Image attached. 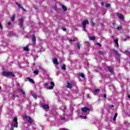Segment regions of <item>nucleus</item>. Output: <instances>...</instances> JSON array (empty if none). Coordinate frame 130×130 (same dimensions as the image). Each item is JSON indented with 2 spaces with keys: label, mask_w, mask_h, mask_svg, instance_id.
<instances>
[{
  "label": "nucleus",
  "mask_w": 130,
  "mask_h": 130,
  "mask_svg": "<svg viewBox=\"0 0 130 130\" xmlns=\"http://www.w3.org/2000/svg\"><path fill=\"white\" fill-rule=\"evenodd\" d=\"M104 98H106V94L104 95Z\"/></svg>",
  "instance_id": "obj_43"
},
{
  "label": "nucleus",
  "mask_w": 130,
  "mask_h": 130,
  "mask_svg": "<svg viewBox=\"0 0 130 130\" xmlns=\"http://www.w3.org/2000/svg\"><path fill=\"white\" fill-rule=\"evenodd\" d=\"M117 30H120V29H122V26H121V25H120L117 27Z\"/></svg>",
  "instance_id": "obj_31"
},
{
  "label": "nucleus",
  "mask_w": 130,
  "mask_h": 130,
  "mask_svg": "<svg viewBox=\"0 0 130 130\" xmlns=\"http://www.w3.org/2000/svg\"><path fill=\"white\" fill-rule=\"evenodd\" d=\"M13 124L14 127H18V118L17 117L13 118Z\"/></svg>",
  "instance_id": "obj_5"
},
{
  "label": "nucleus",
  "mask_w": 130,
  "mask_h": 130,
  "mask_svg": "<svg viewBox=\"0 0 130 130\" xmlns=\"http://www.w3.org/2000/svg\"><path fill=\"white\" fill-rule=\"evenodd\" d=\"M24 21V18L22 17L19 20V26L22 28V27H23V22Z\"/></svg>",
  "instance_id": "obj_7"
},
{
  "label": "nucleus",
  "mask_w": 130,
  "mask_h": 130,
  "mask_svg": "<svg viewBox=\"0 0 130 130\" xmlns=\"http://www.w3.org/2000/svg\"><path fill=\"white\" fill-rule=\"evenodd\" d=\"M77 38H74V39H73V40H69V42H73V41H77Z\"/></svg>",
  "instance_id": "obj_25"
},
{
  "label": "nucleus",
  "mask_w": 130,
  "mask_h": 130,
  "mask_svg": "<svg viewBox=\"0 0 130 130\" xmlns=\"http://www.w3.org/2000/svg\"><path fill=\"white\" fill-rule=\"evenodd\" d=\"M50 85H51V86L48 87L47 86H48V83H46L44 84V86L46 89H49V90H52V89H53V87H54V82H51L50 83Z\"/></svg>",
  "instance_id": "obj_2"
},
{
  "label": "nucleus",
  "mask_w": 130,
  "mask_h": 130,
  "mask_svg": "<svg viewBox=\"0 0 130 130\" xmlns=\"http://www.w3.org/2000/svg\"><path fill=\"white\" fill-rule=\"evenodd\" d=\"M109 108L110 109H113V108H114V106L113 105H112L109 107Z\"/></svg>",
  "instance_id": "obj_24"
},
{
  "label": "nucleus",
  "mask_w": 130,
  "mask_h": 130,
  "mask_svg": "<svg viewBox=\"0 0 130 130\" xmlns=\"http://www.w3.org/2000/svg\"><path fill=\"white\" fill-rule=\"evenodd\" d=\"M96 45H98V46H101V44L99 43H97Z\"/></svg>",
  "instance_id": "obj_39"
},
{
  "label": "nucleus",
  "mask_w": 130,
  "mask_h": 130,
  "mask_svg": "<svg viewBox=\"0 0 130 130\" xmlns=\"http://www.w3.org/2000/svg\"><path fill=\"white\" fill-rule=\"evenodd\" d=\"M108 69L110 73H111V74H113V69H112V68H111V67H108Z\"/></svg>",
  "instance_id": "obj_12"
},
{
  "label": "nucleus",
  "mask_w": 130,
  "mask_h": 130,
  "mask_svg": "<svg viewBox=\"0 0 130 130\" xmlns=\"http://www.w3.org/2000/svg\"><path fill=\"white\" fill-rule=\"evenodd\" d=\"M105 7L106 8H109V7H110V4H106Z\"/></svg>",
  "instance_id": "obj_32"
},
{
  "label": "nucleus",
  "mask_w": 130,
  "mask_h": 130,
  "mask_svg": "<svg viewBox=\"0 0 130 130\" xmlns=\"http://www.w3.org/2000/svg\"><path fill=\"white\" fill-rule=\"evenodd\" d=\"M127 39H129V37H127V38H125V39H123L124 41H126Z\"/></svg>",
  "instance_id": "obj_33"
},
{
  "label": "nucleus",
  "mask_w": 130,
  "mask_h": 130,
  "mask_svg": "<svg viewBox=\"0 0 130 130\" xmlns=\"http://www.w3.org/2000/svg\"><path fill=\"white\" fill-rule=\"evenodd\" d=\"M19 90L20 92H21L23 94V95H25V92L23 91V89H19Z\"/></svg>",
  "instance_id": "obj_23"
},
{
  "label": "nucleus",
  "mask_w": 130,
  "mask_h": 130,
  "mask_svg": "<svg viewBox=\"0 0 130 130\" xmlns=\"http://www.w3.org/2000/svg\"><path fill=\"white\" fill-rule=\"evenodd\" d=\"M16 5H17V6H18V8H19V9H22V10H23V11H25V9H24V8H23L21 5L19 4V3H16Z\"/></svg>",
  "instance_id": "obj_13"
},
{
  "label": "nucleus",
  "mask_w": 130,
  "mask_h": 130,
  "mask_svg": "<svg viewBox=\"0 0 130 130\" xmlns=\"http://www.w3.org/2000/svg\"><path fill=\"white\" fill-rule=\"evenodd\" d=\"M42 107L44 109L46 110V109H49V106H48V105H42Z\"/></svg>",
  "instance_id": "obj_10"
},
{
  "label": "nucleus",
  "mask_w": 130,
  "mask_h": 130,
  "mask_svg": "<svg viewBox=\"0 0 130 130\" xmlns=\"http://www.w3.org/2000/svg\"><path fill=\"white\" fill-rule=\"evenodd\" d=\"M62 8L63 9V10L64 11H67L68 9L67 8V7H66V6H63V5H61Z\"/></svg>",
  "instance_id": "obj_19"
},
{
  "label": "nucleus",
  "mask_w": 130,
  "mask_h": 130,
  "mask_svg": "<svg viewBox=\"0 0 130 130\" xmlns=\"http://www.w3.org/2000/svg\"><path fill=\"white\" fill-rule=\"evenodd\" d=\"M27 79L30 83H31V84H34V81H33V79L30 78H27Z\"/></svg>",
  "instance_id": "obj_16"
},
{
  "label": "nucleus",
  "mask_w": 130,
  "mask_h": 130,
  "mask_svg": "<svg viewBox=\"0 0 130 130\" xmlns=\"http://www.w3.org/2000/svg\"><path fill=\"white\" fill-rule=\"evenodd\" d=\"M88 38L89 39V40H92L93 41H94V40H95V39H96V37L93 36H88Z\"/></svg>",
  "instance_id": "obj_14"
},
{
  "label": "nucleus",
  "mask_w": 130,
  "mask_h": 130,
  "mask_svg": "<svg viewBox=\"0 0 130 130\" xmlns=\"http://www.w3.org/2000/svg\"><path fill=\"white\" fill-rule=\"evenodd\" d=\"M92 24L93 25V26H94V25H95V23H94V22H92Z\"/></svg>",
  "instance_id": "obj_45"
},
{
  "label": "nucleus",
  "mask_w": 130,
  "mask_h": 130,
  "mask_svg": "<svg viewBox=\"0 0 130 130\" xmlns=\"http://www.w3.org/2000/svg\"><path fill=\"white\" fill-rule=\"evenodd\" d=\"M23 117L27 120L29 123H33V122H34V120H33V119H32V118H31V117H28L26 115H24Z\"/></svg>",
  "instance_id": "obj_4"
},
{
  "label": "nucleus",
  "mask_w": 130,
  "mask_h": 130,
  "mask_svg": "<svg viewBox=\"0 0 130 130\" xmlns=\"http://www.w3.org/2000/svg\"><path fill=\"white\" fill-rule=\"evenodd\" d=\"M79 76L80 77H81V78H85V75L83 73H80L79 74Z\"/></svg>",
  "instance_id": "obj_21"
},
{
  "label": "nucleus",
  "mask_w": 130,
  "mask_h": 130,
  "mask_svg": "<svg viewBox=\"0 0 130 130\" xmlns=\"http://www.w3.org/2000/svg\"><path fill=\"white\" fill-rule=\"evenodd\" d=\"M15 15H13L11 18V20L12 21H13L14 20H15Z\"/></svg>",
  "instance_id": "obj_30"
},
{
  "label": "nucleus",
  "mask_w": 130,
  "mask_h": 130,
  "mask_svg": "<svg viewBox=\"0 0 130 130\" xmlns=\"http://www.w3.org/2000/svg\"><path fill=\"white\" fill-rule=\"evenodd\" d=\"M99 53L101 54V55H104V52H103V51H99Z\"/></svg>",
  "instance_id": "obj_26"
},
{
  "label": "nucleus",
  "mask_w": 130,
  "mask_h": 130,
  "mask_svg": "<svg viewBox=\"0 0 130 130\" xmlns=\"http://www.w3.org/2000/svg\"><path fill=\"white\" fill-rule=\"evenodd\" d=\"M8 25H9V26H10V25H11V22H8Z\"/></svg>",
  "instance_id": "obj_40"
},
{
  "label": "nucleus",
  "mask_w": 130,
  "mask_h": 130,
  "mask_svg": "<svg viewBox=\"0 0 130 130\" xmlns=\"http://www.w3.org/2000/svg\"><path fill=\"white\" fill-rule=\"evenodd\" d=\"M114 52H115V53H116V54L117 55H119V54L117 52V51H115Z\"/></svg>",
  "instance_id": "obj_37"
},
{
  "label": "nucleus",
  "mask_w": 130,
  "mask_h": 130,
  "mask_svg": "<svg viewBox=\"0 0 130 130\" xmlns=\"http://www.w3.org/2000/svg\"><path fill=\"white\" fill-rule=\"evenodd\" d=\"M61 70H66V66H61Z\"/></svg>",
  "instance_id": "obj_34"
},
{
  "label": "nucleus",
  "mask_w": 130,
  "mask_h": 130,
  "mask_svg": "<svg viewBox=\"0 0 130 130\" xmlns=\"http://www.w3.org/2000/svg\"><path fill=\"white\" fill-rule=\"evenodd\" d=\"M114 36H112V38H114Z\"/></svg>",
  "instance_id": "obj_47"
},
{
  "label": "nucleus",
  "mask_w": 130,
  "mask_h": 130,
  "mask_svg": "<svg viewBox=\"0 0 130 130\" xmlns=\"http://www.w3.org/2000/svg\"><path fill=\"white\" fill-rule=\"evenodd\" d=\"M76 47H77V48H80V44H76Z\"/></svg>",
  "instance_id": "obj_36"
},
{
  "label": "nucleus",
  "mask_w": 130,
  "mask_h": 130,
  "mask_svg": "<svg viewBox=\"0 0 130 130\" xmlns=\"http://www.w3.org/2000/svg\"><path fill=\"white\" fill-rule=\"evenodd\" d=\"M73 86V84L71 83L68 82L67 87L69 88V89H72V87Z\"/></svg>",
  "instance_id": "obj_11"
},
{
  "label": "nucleus",
  "mask_w": 130,
  "mask_h": 130,
  "mask_svg": "<svg viewBox=\"0 0 130 130\" xmlns=\"http://www.w3.org/2000/svg\"><path fill=\"white\" fill-rule=\"evenodd\" d=\"M3 76H6V77L10 76L11 77H14L15 74L13 72H6L4 71L3 72Z\"/></svg>",
  "instance_id": "obj_3"
},
{
  "label": "nucleus",
  "mask_w": 130,
  "mask_h": 130,
  "mask_svg": "<svg viewBox=\"0 0 130 130\" xmlns=\"http://www.w3.org/2000/svg\"><path fill=\"white\" fill-rule=\"evenodd\" d=\"M116 117H117V113L115 114L113 118V120L115 121V119H116Z\"/></svg>",
  "instance_id": "obj_18"
},
{
  "label": "nucleus",
  "mask_w": 130,
  "mask_h": 130,
  "mask_svg": "<svg viewBox=\"0 0 130 130\" xmlns=\"http://www.w3.org/2000/svg\"><path fill=\"white\" fill-rule=\"evenodd\" d=\"M100 92V89H95L94 90V94L95 95V93H99Z\"/></svg>",
  "instance_id": "obj_22"
},
{
  "label": "nucleus",
  "mask_w": 130,
  "mask_h": 130,
  "mask_svg": "<svg viewBox=\"0 0 130 130\" xmlns=\"http://www.w3.org/2000/svg\"><path fill=\"white\" fill-rule=\"evenodd\" d=\"M81 111H82V112H88L89 111H90V108L87 107H83L82 108H81Z\"/></svg>",
  "instance_id": "obj_6"
},
{
  "label": "nucleus",
  "mask_w": 130,
  "mask_h": 130,
  "mask_svg": "<svg viewBox=\"0 0 130 130\" xmlns=\"http://www.w3.org/2000/svg\"><path fill=\"white\" fill-rule=\"evenodd\" d=\"M33 7L36 9V10H38V6L35 5H33Z\"/></svg>",
  "instance_id": "obj_29"
},
{
  "label": "nucleus",
  "mask_w": 130,
  "mask_h": 130,
  "mask_svg": "<svg viewBox=\"0 0 130 130\" xmlns=\"http://www.w3.org/2000/svg\"><path fill=\"white\" fill-rule=\"evenodd\" d=\"M79 116H80V117H82L83 119H87L86 116H82V115H80Z\"/></svg>",
  "instance_id": "obj_27"
},
{
  "label": "nucleus",
  "mask_w": 130,
  "mask_h": 130,
  "mask_svg": "<svg viewBox=\"0 0 130 130\" xmlns=\"http://www.w3.org/2000/svg\"><path fill=\"white\" fill-rule=\"evenodd\" d=\"M62 30H63V31H67V28H61Z\"/></svg>",
  "instance_id": "obj_38"
},
{
  "label": "nucleus",
  "mask_w": 130,
  "mask_h": 130,
  "mask_svg": "<svg viewBox=\"0 0 130 130\" xmlns=\"http://www.w3.org/2000/svg\"><path fill=\"white\" fill-rule=\"evenodd\" d=\"M128 98L130 99V95H128Z\"/></svg>",
  "instance_id": "obj_46"
},
{
  "label": "nucleus",
  "mask_w": 130,
  "mask_h": 130,
  "mask_svg": "<svg viewBox=\"0 0 130 130\" xmlns=\"http://www.w3.org/2000/svg\"><path fill=\"white\" fill-rule=\"evenodd\" d=\"M64 119H66V118H61V120H64Z\"/></svg>",
  "instance_id": "obj_42"
},
{
  "label": "nucleus",
  "mask_w": 130,
  "mask_h": 130,
  "mask_svg": "<svg viewBox=\"0 0 130 130\" xmlns=\"http://www.w3.org/2000/svg\"><path fill=\"white\" fill-rule=\"evenodd\" d=\"M39 73V71L37 70L34 71V74H36V75H38Z\"/></svg>",
  "instance_id": "obj_28"
},
{
  "label": "nucleus",
  "mask_w": 130,
  "mask_h": 130,
  "mask_svg": "<svg viewBox=\"0 0 130 130\" xmlns=\"http://www.w3.org/2000/svg\"><path fill=\"white\" fill-rule=\"evenodd\" d=\"M129 1V2H130V0H128Z\"/></svg>",
  "instance_id": "obj_49"
},
{
  "label": "nucleus",
  "mask_w": 130,
  "mask_h": 130,
  "mask_svg": "<svg viewBox=\"0 0 130 130\" xmlns=\"http://www.w3.org/2000/svg\"><path fill=\"white\" fill-rule=\"evenodd\" d=\"M53 62L54 63V64H58V62H57V59L55 58L53 60Z\"/></svg>",
  "instance_id": "obj_15"
},
{
  "label": "nucleus",
  "mask_w": 130,
  "mask_h": 130,
  "mask_svg": "<svg viewBox=\"0 0 130 130\" xmlns=\"http://www.w3.org/2000/svg\"><path fill=\"white\" fill-rule=\"evenodd\" d=\"M117 16L119 19H120L122 21H123L124 20V18L123 17V15L120 13L117 14Z\"/></svg>",
  "instance_id": "obj_8"
},
{
  "label": "nucleus",
  "mask_w": 130,
  "mask_h": 130,
  "mask_svg": "<svg viewBox=\"0 0 130 130\" xmlns=\"http://www.w3.org/2000/svg\"><path fill=\"white\" fill-rule=\"evenodd\" d=\"M0 89H2V87L0 86Z\"/></svg>",
  "instance_id": "obj_48"
},
{
  "label": "nucleus",
  "mask_w": 130,
  "mask_h": 130,
  "mask_svg": "<svg viewBox=\"0 0 130 130\" xmlns=\"http://www.w3.org/2000/svg\"><path fill=\"white\" fill-rule=\"evenodd\" d=\"M23 50H24V51H28L29 48H28V47H25L23 48Z\"/></svg>",
  "instance_id": "obj_20"
},
{
  "label": "nucleus",
  "mask_w": 130,
  "mask_h": 130,
  "mask_svg": "<svg viewBox=\"0 0 130 130\" xmlns=\"http://www.w3.org/2000/svg\"><path fill=\"white\" fill-rule=\"evenodd\" d=\"M32 97H34V98H35V99H36V98H37V95L32 94Z\"/></svg>",
  "instance_id": "obj_35"
},
{
  "label": "nucleus",
  "mask_w": 130,
  "mask_h": 130,
  "mask_svg": "<svg viewBox=\"0 0 130 130\" xmlns=\"http://www.w3.org/2000/svg\"><path fill=\"white\" fill-rule=\"evenodd\" d=\"M101 5H102V6H104V3L102 2V3H101Z\"/></svg>",
  "instance_id": "obj_41"
},
{
  "label": "nucleus",
  "mask_w": 130,
  "mask_h": 130,
  "mask_svg": "<svg viewBox=\"0 0 130 130\" xmlns=\"http://www.w3.org/2000/svg\"><path fill=\"white\" fill-rule=\"evenodd\" d=\"M114 42H115V44H116L117 47H118L119 45H118V40L116 39V40H114Z\"/></svg>",
  "instance_id": "obj_17"
},
{
  "label": "nucleus",
  "mask_w": 130,
  "mask_h": 130,
  "mask_svg": "<svg viewBox=\"0 0 130 130\" xmlns=\"http://www.w3.org/2000/svg\"><path fill=\"white\" fill-rule=\"evenodd\" d=\"M32 41L33 44H35V43H36V38L34 35L32 37Z\"/></svg>",
  "instance_id": "obj_9"
},
{
  "label": "nucleus",
  "mask_w": 130,
  "mask_h": 130,
  "mask_svg": "<svg viewBox=\"0 0 130 130\" xmlns=\"http://www.w3.org/2000/svg\"><path fill=\"white\" fill-rule=\"evenodd\" d=\"M87 24H89V20H84L82 23L83 30V31H85V32H87V29H86Z\"/></svg>",
  "instance_id": "obj_1"
},
{
  "label": "nucleus",
  "mask_w": 130,
  "mask_h": 130,
  "mask_svg": "<svg viewBox=\"0 0 130 130\" xmlns=\"http://www.w3.org/2000/svg\"><path fill=\"white\" fill-rule=\"evenodd\" d=\"M10 130H14V128H13V127H11V128H10Z\"/></svg>",
  "instance_id": "obj_44"
}]
</instances>
